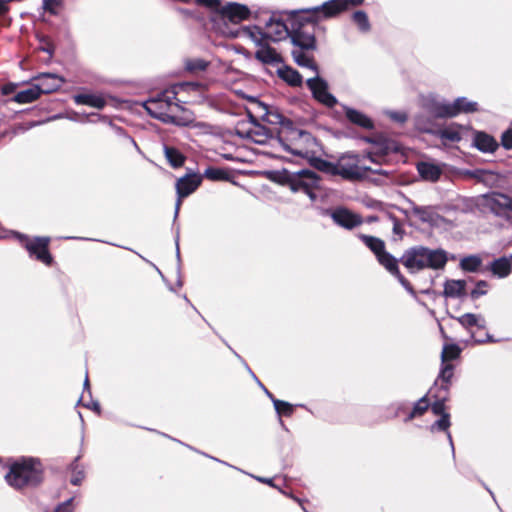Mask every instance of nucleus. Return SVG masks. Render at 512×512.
Returning a JSON list of instances; mask_svg holds the SVG:
<instances>
[{
    "label": "nucleus",
    "instance_id": "obj_4",
    "mask_svg": "<svg viewBox=\"0 0 512 512\" xmlns=\"http://www.w3.org/2000/svg\"><path fill=\"white\" fill-rule=\"evenodd\" d=\"M317 24L309 14H304V10L292 12L290 39L293 45L301 50L315 51L317 49L315 36Z\"/></svg>",
    "mask_w": 512,
    "mask_h": 512
},
{
    "label": "nucleus",
    "instance_id": "obj_39",
    "mask_svg": "<svg viewBox=\"0 0 512 512\" xmlns=\"http://www.w3.org/2000/svg\"><path fill=\"white\" fill-rule=\"evenodd\" d=\"M209 66V62L201 58H189L185 60V69L193 74L205 71Z\"/></svg>",
    "mask_w": 512,
    "mask_h": 512
},
{
    "label": "nucleus",
    "instance_id": "obj_26",
    "mask_svg": "<svg viewBox=\"0 0 512 512\" xmlns=\"http://www.w3.org/2000/svg\"><path fill=\"white\" fill-rule=\"evenodd\" d=\"M444 296L451 298H461L466 295L465 280H447L444 284Z\"/></svg>",
    "mask_w": 512,
    "mask_h": 512
},
{
    "label": "nucleus",
    "instance_id": "obj_36",
    "mask_svg": "<svg viewBox=\"0 0 512 512\" xmlns=\"http://www.w3.org/2000/svg\"><path fill=\"white\" fill-rule=\"evenodd\" d=\"M432 113L436 118H452L457 116L454 102L452 104L437 103L434 105Z\"/></svg>",
    "mask_w": 512,
    "mask_h": 512
},
{
    "label": "nucleus",
    "instance_id": "obj_13",
    "mask_svg": "<svg viewBox=\"0 0 512 512\" xmlns=\"http://www.w3.org/2000/svg\"><path fill=\"white\" fill-rule=\"evenodd\" d=\"M266 28L268 29V32H263L261 29H258V33L261 35L262 40H271L276 42L285 38L287 35L290 37L291 27L289 28L286 23L280 19L271 17L266 22Z\"/></svg>",
    "mask_w": 512,
    "mask_h": 512
},
{
    "label": "nucleus",
    "instance_id": "obj_40",
    "mask_svg": "<svg viewBox=\"0 0 512 512\" xmlns=\"http://www.w3.org/2000/svg\"><path fill=\"white\" fill-rule=\"evenodd\" d=\"M36 39L39 41L38 50L46 52L49 58H52L55 53L53 40L48 35L42 33H36Z\"/></svg>",
    "mask_w": 512,
    "mask_h": 512
},
{
    "label": "nucleus",
    "instance_id": "obj_8",
    "mask_svg": "<svg viewBox=\"0 0 512 512\" xmlns=\"http://www.w3.org/2000/svg\"><path fill=\"white\" fill-rule=\"evenodd\" d=\"M365 0H328L322 5L304 10V14H309L317 23L322 19L335 18L343 12L353 7H358Z\"/></svg>",
    "mask_w": 512,
    "mask_h": 512
},
{
    "label": "nucleus",
    "instance_id": "obj_22",
    "mask_svg": "<svg viewBox=\"0 0 512 512\" xmlns=\"http://www.w3.org/2000/svg\"><path fill=\"white\" fill-rule=\"evenodd\" d=\"M429 393L434 402L430 405L431 411L434 415L442 416L443 414H449L446 412V402L449 400V394L445 389L442 391L430 389Z\"/></svg>",
    "mask_w": 512,
    "mask_h": 512
},
{
    "label": "nucleus",
    "instance_id": "obj_44",
    "mask_svg": "<svg viewBox=\"0 0 512 512\" xmlns=\"http://www.w3.org/2000/svg\"><path fill=\"white\" fill-rule=\"evenodd\" d=\"M456 320L466 329H469L473 326H478V317L473 313H466L460 317H457Z\"/></svg>",
    "mask_w": 512,
    "mask_h": 512
},
{
    "label": "nucleus",
    "instance_id": "obj_7",
    "mask_svg": "<svg viewBox=\"0 0 512 512\" xmlns=\"http://www.w3.org/2000/svg\"><path fill=\"white\" fill-rule=\"evenodd\" d=\"M20 243L28 252V255L42 264L51 267L55 263L54 257L50 252L51 237L20 235Z\"/></svg>",
    "mask_w": 512,
    "mask_h": 512
},
{
    "label": "nucleus",
    "instance_id": "obj_41",
    "mask_svg": "<svg viewBox=\"0 0 512 512\" xmlns=\"http://www.w3.org/2000/svg\"><path fill=\"white\" fill-rule=\"evenodd\" d=\"M461 349L456 344H446L443 347L441 360L442 363L451 364L450 361L457 359L460 356Z\"/></svg>",
    "mask_w": 512,
    "mask_h": 512
},
{
    "label": "nucleus",
    "instance_id": "obj_52",
    "mask_svg": "<svg viewBox=\"0 0 512 512\" xmlns=\"http://www.w3.org/2000/svg\"><path fill=\"white\" fill-rule=\"evenodd\" d=\"M73 500H74V498L71 497L68 500L60 503L59 505L56 506L54 512H73V508H72Z\"/></svg>",
    "mask_w": 512,
    "mask_h": 512
},
{
    "label": "nucleus",
    "instance_id": "obj_56",
    "mask_svg": "<svg viewBox=\"0 0 512 512\" xmlns=\"http://www.w3.org/2000/svg\"><path fill=\"white\" fill-rule=\"evenodd\" d=\"M87 407L97 412L98 414L101 412L100 404L96 401H92L91 405H87Z\"/></svg>",
    "mask_w": 512,
    "mask_h": 512
},
{
    "label": "nucleus",
    "instance_id": "obj_51",
    "mask_svg": "<svg viewBox=\"0 0 512 512\" xmlns=\"http://www.w3.org/2000/svg\"><path fill=\"white\" fill-rule=\"evenodd\" d=\"M501 144L506 149H512V128H509L502 134Z\"/></svg>",
    "mask_w": 512,
    "mask_h": 512
},
{
    "label": "nucleus",
    "instance_id": "obj_11",
    "mask_svg": "<svg viewBox=\"0 0 512 512\" xmlns=\"http://www.w3.org/2000/svg\"><path fill=\"white\" fill-rule=\"evenodd\" d=\"M306 85L311 90L313 97L321 104L331 108L337 103L336 98L328 91V84L324 79L310 78L306 81Z\"/></svg>",
    "mask_w": 512,
    "mask_h": 512
},
{
    "label": "nucleus",
    "instance_id": "obj_37",
    "mask_svg": "<svg viewBox=\"0 0 512 512\" xmlns=\"http://www.w3.org/2000/svg\"><path fill=\"white\" fill-rule=\"evenodd\" d=\"M454 106L457 111V115L460 113H474L479 110L478 103L469 101L465 97L455 99Z\"/></svg>",
    "mask_w": 512,
    "mask_h": 512
},
{
    "label": "nucleus",
    "instance_id": "obj_46",
    "mask_svg": "<svg viewBox=\"0 0 512 512\" xmlns=\"http://www.w3.org/2000/svg\"><path fill=\"white\" fill-rule=\"evenodd\" d=\"M195 3L199 6L206 7L211 11L220 13L221 1L220 0H195Z\"/></svg>",
    "mask_w": 512,
    "mask_h": 512
},
{
    "label": "nucleus",
    "instance_id": "obj_38",
    "mask_svg": "<svg viewBox=\"0 0 512 512\" xmlns=\"http://www.w3.org/2000/svg\"><path fill=\"white\" fill-rule=\"evenodd\" d=\"M268 395L273 401L274 408L279 416L291 417L294 413V406L289 402L274 398V396L268 392Z\"/></svg>",
    "mask_w": 512,
    "mask_h": 512
},
{
    "label": "nucleus",
    "instance_id": "obj_25",
    "mask_svg": "<svg viewBox=\"0 0 512 512\" xmlns=\"http://www.w3.org/2000/svg\"><path fill=\"white\" fill-rule=\"evenodd\" d=\"M417 171L422 179L431 182L437 181L442 174V170L438 165L429 162H419L417 164Z\"/></svg>",
    "mask_w": 512,
    "mask_h": 512
},
{
    "label": "nucleus",
    "instance_id": "obj_27",
    "mask_svg": "<svg viewBox=\"0 0 512 512\" xmlns=\"http://www.w3.org/2000/svg\"><path fill=\"white\" fill-rule=\"evenodd\" d=\"M40 96L41 93L38 86L33 83L28 89L17 92L13 97V101L19 104H28L36 101Z\"/></svg>",
    "mask_w": 512,
    "mask_h": 512
},
{
    "label": "nucleus",
    "instance_id": "obj_17",
    "mask_svg": "<svg viewBox=\"0 0 512 512\" xmlns=\"http://www.w3.org/2000/svg\"><path fill=\"white\" fill-rule=\"evenodd\" d=\"M257 45L260 48L256 51L255 58L260 62L264 64H274L282 61L281 55L267 43V40L260 38V40L257 41Z\"/></svg>",
    "mask_w": 512,
    "mask_h": 512
},
{
    "label": "nucleus",
    "instance_id": "obj_48",
    "mask_svg": "<svg viewBox=\"0 0 512 512\" xmlns=\"http://www.w3.org/2000/svg\"><path fill=\"white\" fill-rule=\"evenodd\" d=\"M450 425V414H443L442 416H440V419L435 421L432 427H436L440 431H447Z\"/></svg>",
    "mask_w": 512,
    "mask_h": 512
},
{
    "label": "nucleus",
    "instance_id": "obj_1",
    "mask_svg": "<svg viewBox=\"0 0 512 512\" xmlns=\"http://www.w3.org/2000/svg\"><path fill=\"white\" fill-rule=\"evenodd\" d=\"M198 91L200 85L196 83H181L171 86L144 103L146 111L154 118L165 123L187 126L193 122V113L184 108L181 103L189 102L180 96L187 90Z\"/></svg>",
    "mask_w": 512,
    "mask_h": 512
},
{
    "label": "nucleus",
    "instance_id": "obj_45",
    "mask_svg": "<svg viewBox=\"0 0 512 512\" xmlns=\"http://www.w3.org/2000/svg\"><path fill=\"white\" fill-rule=\"evenodd\" d=\"M489 286L488 282L485 280H479L476 283L475 288L470 292V297L472 300H477L481 296L487 294V287Z\"/></svg>",
    "mask_w": 512,
    "mask_h": 512
},
{
    "label": "nucleus",
    "instance_id": "obj_34",
    "mask_svg": "<svg viewBox=\"0 0 512 512\" xmlns=\"http://www.w3.org/2000/svg\"><path fill=\"white\" fill-rule=\"evenodd\" d=\"M459 266L465 272H478L482 266V259L478 255H469L460 260Z\"/></svg>",
    "mask_w": 512,
    "mask_h": 512
},
{
    "label": "nucleus",
    "instance_id": "obj_24",
    "mask_svg": "<svg viewBox=\"0 0 512 512\" xmlns=\"http://www.w3.org/2000/svg\"><path fill=\"white\" fill-rule=\"evenodd\" d=\"M76 104L87 105L97 109H102L106 106V100L101 95L91 93H80L73 96Z\"/></svg>",
    "mask_w": 512,
    "mask_h": 512
},
{
    "label": "nucleus",
    "instance_id": "obj_14",
    "mask_svg": "<svg viewBox=\"0 0 512 512\" xmlns=\"http://www.w3.org/2000/svg\"><path fill=\"white\" fill-rule=\"evenodd\" d=\"M378 263L383 266L392 276H394L403 287L408 290L412 289L409 280L401 273L398 260L386 250L382 252L377 258Z\"/></svg>",
    "mask_w": 512,
    "mask_h": 512
},
{
    "label": "nucleus",
    "instance_id": "obj_2",
    "mask_svg": "<svg viewBox=\"0 0 512 512\" xmlns=\"http://www.w3.org/2000/svg\"><path fill=\"white\" fill-rule=\"evenodd\" d=\"M45 478L41 461L33 457H22L9 466L5 475L7 483L16 490L39 487Z\"/></svg>",
    "mask_w": 512,
    "mask_h": 512
},
{
    "label": "nucleus",
    "instance_id": "obj_29",
    "mask_svg": "<svg viewBox=\"0 0 512 512\" xmlns=\"http://www.w3.org/2000/svg\"><path fill=\"white\" fill-rule=\"evenodd\" d=\"M164 155L173 168H180L184 165L186 161V156L176 147L165 145Z\"/></svg>",
    "mask_w": 512,
    "mask_h": 512
},
{
    "label": "nucleus",
    "instance_id": "obj_31",
    "mask_svg": "<svg viewBox=\"0 0 512 512\" xmlns=\"http://www.w3.org/2000/svg\"><path fill=\"white\" fill-rule=\"evenodd\" d=\"M358 238L373 252L376 258L386 250L385 242L378 237L359 234Z\"/></svg>",
    "mask_w": 512,
    "mask_h": 512
},
{
    "label": "nucleus",
    "instance_id": "obj_58",
    "mask_svg": "<svg viewBox=\"0 0 512 512\" xmlns=\"http://www.w3.org/2000/svg\"><path fill=\"white\" fill-rule=\"evenodd\" d=\"M260 482L262 483H265V484H268L270 486H273V482H272V479H267V478H258Z\"/></svg>",
    "mask_w": 512,
    "mask_h": 512
},
{
    "label": "nucleus",
    "instance_id": "obj_61",
    "mask_svg": "<svg viewBox=\"0 0 512 512\" xmlns=\"http://www.w3.org/2000/svg\"><path fill=\"white\" fill-rule=\"evenodd\" d=\"M406 117L405 116H402L400 121H405Z\"/></svg>",
    "mask_w": 512,
    "mask_h": 512
},
{
    "label": "nucleus",
    "instance_id": "obj_33",
    "mask_svg": "<svg viewBox=\"0 0 512 512\" xmlns=\"http://www.w3.org/2000/svg\"><path fill=\"white\" fill-rule=\"evenodd\" d=\"M211 181H229L231 179L230 171L224 168L208 167L202 176Z\"/></svg>",
    "mask_w": 512,
    "mask_h": 512
},
{
    "label": "nucleus",
    "instance_id": "obj_16",
    "mask_svg": "<svg viewBox=\"0 0 512 512\" xmlns=\"http://www.w3.org/2000/svg\"><path fill=\"white\" fill-rule=\"evenodd\" d=\"M220 15L232 23H239L250 17V10L246 5L233 2L228 3L226 6H222Z\"/></svg>",
    "mask_w": 512,
    "mask_h": 512
},
{
    "label": "nucleus",
    "instance_id": "obj_55",
    "mask_svg": "<svg viewBox=\"0 0 512 512\" xmlns=\"http://www.w3.org/2000/svg\"><path fill=\"white\" fill-rule=\"evenodd\" d=\"M15 86L14 84H5L1 88V92L3 95H10L14 92Z\"/></svg>",
    "mask_w": 512,
    "mask_h": 512
},
{
    "label": "nucleus",
    "instance_id": "obj_23",
    "mask_svg": "<svg viewBox=\"0 0 512 512\" xmlns=\"http://www.w3.org/2000/svg\"><path fill=\"white\" fill-rule=\"evenodd\" d=\"M346 118L354 125H357L363 129L371 130L374 128L373 121L363 114L362 112L353 109V108H345Z\"/></svg>",
    "mask_w": 512,
    "mask_h": 512
},
{
    "label": "nucleus",
    "instance_id": "obj_42",
    "mask_svg": "<svg viewBox=\"0 0 512 512\" xmlns=\"http://www.w3.org/2000/svg\"><path fill=\"white\" fill-rule=\"evenodd\" d=\"M314 167L321 172L336 176V162H330L321 158H317L314 161Z\"/></svg>",
    "mask_w": 512,
    "mask_h": 512
},
{
    "label": "nucleus",
    "instance_id": "obj_12",
    "mask_svg": "<svg viewBox=\"0 0 512 512\" xmlns=\"http://www.w3.org/2000/svg\"><path fill=\"white\" fill-rule=\"evenodd\" d=\"M38 86L41 95L50 94L59 90L66 82L65 78L54 73H40L32 78Z\"/></svg>",
    "mask_w": 512,
    "mask_h": 512
},
{
    "label": "nucleus",
    "instance_id": "obj_32",
    "mask_svg": "<svg viewBox=\"0 0 512 512\" xmlns=\"http://www.w3.org/2000/svg\"><path fill=\"white\" fill-rule=\"evenodd\" d=\"M280 78L292 87H300L303 79L302 75L292 67H285L279 70Z\"/></svg>",
    "mask_w": 512,
    "mask_h": 512
},
{
    "label": "nucleus",
    "instance_id": "obj_54",
    "mask_svg": "<svg viewBox=\"0 0 512 512\" xmlns=\"http://www.w3.org/2000/svg\"><path fill=\"white\" fill-rule=\"evenodd\" d=\"M84 479V472L82 470L80 471H77L73 474V476L71 477V484L73 485H79L81 484V482L83 481Z\"/></svg>",
    "mask_w": 512,
    "mask_h": 512
},
{
    "label": "nucleus",
    "instance_id": "obj_35",
    "mask_svg": "<svg viewBox=\"0 0 512 512\" xmlns=\"http://www.w3.org/2000/svg\"><path fill=\"white\" fill-rule=\"evenodd\" d=\"M430 407L428 395H424L422 398H420L408 414L406 421H411L416 417L423 416L427 410Z\"/></svg>",
    "mask_w": 512,
    "mask_h": 512
},
{
    "label": "nucleus",
    "instance_id": "obj_6",
    "mask_svg": "<svg viewBox=\"0 0 512 512\" xmlns=\"http://www.w3.org/2000/svg\"><path fill=\"white\" fill-rule=\"evenodd\" d=\"M336 176L347 181H361L372 169L362 165L361 156L353 153H345L336 161Z\"/></svg>",
    "mask_w": 512,
    "mask_h": 512
},
{
    "label": "nucleus",
    "instance_id": "obj_50",
    "mask_svg": "<svg viewBox=\"0 0 512 512\" xmlns=\"http://www.w3.org/2000/svg\"><path fill=\"white\" fill-rule=\"evenodd\" d=\"M413 213L420 218L421 221L426 222L429 220V212L427 207L414 206L412 208Z\"/></svg>",
    "mask_w": 512,
    "mask_h": 512
},
{
    "label": "nucleus",
    "instance_id": "obj_57",
    "mask_svg": "<svg viewBox=\"0 0 512 512\" xmlns=\"http://www.w3.org/2000/svg\"><path fill=\"white\" fill-rule=\"evenodd\" d=\"M84 390H86L89 394H91L90 382H89V378H88L87 374H86L85 381H84Z\"/></svg>",
    "mask_w": 512,
    "mask_h": 512
},
{
    "label": "nucleus",
    "instance_id": "obj_19",
    "mask_svg": "<svg viewBox=\"0 0 512 512\" xmlns=\"http://www.w3.org/2000/svg\"><path fill=\"white\" fill-rule=\"evenodd\" d=\"M487 271L491 272L494 277L497 278H506L512 272V263L509 257L502 256L500 258L494 259L487 267Z\"/></svg>",
    "mask_w": 512,
    "mask_h": 512
},
{
    "label": "nucleus",
    "instance_id": "obj_15",
    "mask_svg": "<svg viewBox=\"0 0 512 512\" xmlns=\"http://www.w3.org/2000/svg\"><path fill=\"white\" fill-rule=\"evenodd\" d=\"M332 220L339 226L351 230L360 226L363 223V218L360 214L354 213L348 208H336L331 214Z\"/></svg>",
    "mask_w": 512,
    "mask_h": 512
},
{
    "label": "nucleus",
    "instance_id": "obj_30",
    "mask_svg": "<svg viewBox=\"0 0 512 512\" xmlns=\"http://www.w3.org/2000/svg\"><path fill=\"white\" fill-rule=\"evenodd\" d=\"M307 50H301L300 48L292 51V56L297 65L301 67L309 68L316 73L318 72V65L316 64L314 57L306 53Z\"/></svg>",
    "mask_w": 512,
    "mask_h": 512
},
{
    "label": "nucleus",
    "instance_id": "obj_21",
    "mask_svg": "<svg viewBox=\"0 0 512 512\" xmlns=\"http://www.w3.org/2000/svg\"><path fill=\"white\" fill-rule=\"evenodd\" d=\"M454 376V365L442 363L440 373L435 380L434 387L432 389L442 391L446 390L450 393L451 380Z\"/></svg>",
    "mask_w": 512,
    "mask_h": 512
},
{
    "label": "nucleus",
    "instance_id": "obj_49",
    "mask_svg": "<svg viewBox=\"0 0 512 512\" xmlns=\"http://www.w3.org/2000/svg\"><path fill=\"white\" fill-rule=\"evenodd\" d=\"M387 154V149H380L376 152H368L365 156H363V158H368L370 161L379 164Z\"/></svg>",
    "mask_w": 512,
    "mask_h": 512
},
{
    "label": "nucleus",
    "instance_id": "obj_10",
    "mask_svg": "<svg viewBox=\"0 0 512 512\" xmlns=\"http://www.w3.org/2000/svg\"><path fill=\"white\" fill-rule=\"evenodd\" d=\"M202 184V175L197 173H188L180 177L176 182L177 204L176 208L179 209L182 204V199L188 197L195 192Z\"/></svg>",
    "mask_w": 512,
    "mask_h": 512
},
{
    "label": "nucleus",
    "instance_id": "obj_53",
    "mask_svg": "<svg viewBox=\"0 0 512 512\" xmlns=\"http://www.w3.org/2000/svg\"><path fill=\"white\" fill-rule=\"evenodd\" d=\"M58 5L57 0H44L43 8L51 14H56V6Z\"/></svg>",
    "mask_w": 512,
    "mask_h": 512
},
{
    "label": "nucleus",
    "instance_id": "obj_60",
    "mask_svg": "<svg viewBox=\"0 0 512 512\" xmlns=\"http://www.w3.org/2000/svg\"><path fill=\"white\" fill-rule=\"evenodd\" d=\"M267 111H274V112H277V109H267Z\"/></svg>",
    "mask_w": 512,
    "mask_h": 512
},
{
    "label": "nucleus",
    "instance_id": "obj_5",
    "mask_svg": "<svg viewBox=\"0 0 512 512\" xmlns=\"http://www.w3.org/2000/svg\"><path fill=\"white\" fill-rule=\"evenodd\" d=\"M276 182L289 187L293 192H302L314 200L315 190L319 188L320 176L312 170L303 169L298 172H290L283 169L277 172Z\"/></svg>",
    "mask_w": 512,
    "mask_h": 512
},
{
    "label": "nucleus",
    "instance_id": "obj_3",
    "mask_svg": "<svg viewBox=\"0 0 512 512\" xmlns=\"http://www.w3.org/2000/svg\"><path fill=\"white\" fill-rule=\"evenodd\" d=\"M400 262L414 273L426 268L441 269L447 263V256L443 250H431L427 247L416 246L404 252Z\"/></svg>",
    "mask_w": 512,
    "mask_h": 512
},
{
    "label": "nucleus",
    "instance_id": "obj_9",
    "mask_svg": "<svg viewBox=\"0 0 512 512\" xmlns=\"http://www.w3.org/2000/svg\"><path fill=\"white\" fill-rule=\"evenodd\" d=\"M480 204L497 217L506 220L512 217V197L501 192L492 191L481 196Z\"/></svg>",
    "mask_w": 512,
    "mask_h": 512
},
{
    "label": "nucleus",
    "instance_id": "obj_28",
    "mask_svg": "<svg viewBox=\"0 0 512 512\" xmlns=\"http://www.w3.org/2000/svg\"><path fill=\"white\" fill-rule=\"evenodd\" d=\"M461 128L460 125H450L448 127H445L443 129H440L436 132L437 137H439L444 144L447 142L449 143H456L460 142L462 139L461 133L459 129Z\"/></svg>",
    "mask_w": 512,
    "mask_h": 512
},
{
    "label": "nucleus",
    "instance_id": "obj_20",
    "mask_svg": "<svg viewBox=\"0 0 512 512\" xmlns=\"http://www.w3.org/2000/svg\"><path fill=\"white\" fill-rule=\"evenodd\" d=\"M268 121L272 124H277V123L280 124L281 125L280 133H283L285 130H290L291 133L293 134V136H299V137H305V138L311 137L310 133H308V132H305V131H302L299 129H294L292 121L290 119L284 117L281 114L271 113V112L268 113Z\"/></svg>",
    "mask_w": 512,
    "mask_h": 512
},
{
    "label": "nucleus",
    "instance_id": "obj_47",
    "mask_svg": "<svg viewBox=\"0 0 512 512\" xmlns=\"http://www.w3.org/2000/svg\"><path fill=\"white\" fill-rule=\"evenodd\" d=\"M389 219L392 221L393 224V233L395 235H398L400 238L403 237L405 231L403 229V225L398 217H396L394 214H388Z\"/></svg>",
    "mask_w": 512,
    "mask_h": 512
},
{
    "label": "nucleus",
    "instance_id": "obj_59",
    "mask_svg": "<svg viewBox=\"0 0 512 512\" xmlns=\"http://www.w3.org/2000/svg\"><path fill=\"white\" fill-rule=\"evenodd\" d=\"M292 152H293L294 154H296V155H301V152H299V151H294V150H293Z\"/></svg>",
    "mask_w": 512,
    "mask_h": 512
},
{
    "label": "nucleus",
    "instance_id": "obj_43",
    "mask_svg": "<svg viewBox=\"0 0 512 512\" xmlns=\"http://www.w3.org/2000/svg\"><path fill=\"white\" fill-rule=\"evenodd\" d=\"M352 21L361 31H369L370 23L367 14L364 11H356L352 14Z\"/></svg>",
    "mask_w": 512,
    "mask_h": 512
},
{
    "label": "nucleus",
    "instance_id": "obj_18",
    "mask_svg": "<svg viewBox=\"0 0 512 512\" xmlns=\"http://www.w3.org/2000/svg\"><path fill=\"white\" fill-rule=\"evenodd\" d=\"M473 144L479 151L484 153H494L499 147L496 139L483 131L474 132Z\"/></svg>",
    "mask_w": 512,
    "mask_h": 512
}]
</instances>
